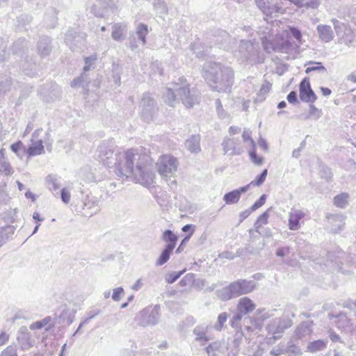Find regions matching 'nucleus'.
<instances>
[{"instance_id": "1", "label": "nucleus", "mask_w": 356, "mask_h": 356, "mask_svg": "<svg viewBox=\"0 0 356 356\" xmlns=\"http://www.w3.org/2000/svg\"><path fill=\"white\" fill-rule=\"evenodd\" d=\"M202 76L213 91L229 92L234 83L233 70L216 62H207L202 66Z\"/></svg>"}, {"instance_id": "2", "label": "nucleus", "mask_w": 356, "mask_h": 356, "mask_svg": "<svg viewBox=\"0 0 356 356\" xmlns=\"http://www.w3.org/2000/svg\"><path fill=\"white\" fill-rule=\"evenodd\" d=\"M178 83H174L172 88H166L164 94V101L170 106L179 102L186 107L192 108L199 103L200 94L195 88H190L189 84L183 77L179 79Z\"/></svg>"}, {"instance_id": "3", "label": "nucleus", "mask_w": 356, "mask_h": 356, "mask_svg": "<svg viewBox=\"0 0 356 356\" xmlns=\"http://www.w3.org/2000/svg\"><path fill=\"white\" fill-rule=\"evenodd\" d=\"M147 155L140 154L137 149H129L124 152H119L118 156L112 168L115 175L122 179L132 176L135 170L136 163L145 160Z\"/></svg>"}, {"instance_id": "4", "label": "nucleus", "mask_w": 356, "mask_h": 356, "mask_svg": "<svg viewBox=\"0 0 356 356\" xmlns=\"http://www.w3.org/2000/svg\"><path fill=\"white\" fill-rule=\"evenodd\" d=\"M255 289L252 280H238L228 286L215 291L216 297L222 301H228L241 296L251 293Z\"/></svg>"}, {"instance_id": "5", "label": "nucleus", "mask_w": 356, "mask_h": 356, "mask_svg": "<svg viewBox=\"0 0 356 356\" xmlns=\"http://www.w3.org/2000/svg\"><path fill=\"white\" fill-rule=\"evenodd\" d=\"M178 162L176 158L171 155L161 156L157 163L156 167L159 173L165 178V181L168 182V185H176V180L172 179L177 172Z\"/></svg>"}, {"instance_id": "6", "label": "nucleus", "mask_w": 356, "mask_h": 356, "mask_svg": "<svg viewBox=\"0 0 356 356\" xmlns=\"http://www.w3.org/2000/svg\"><path fill=\"white\" fill-rule=\"evenodd\" d=\"M140 116L143 120L149 122L154 120L158 115L159 106L152 94L144 92L139 104Z\"/></svg>"}, {"instance_id": "7", "label": "nucleus", "mask_w": 356, "mask_h": 356, "mask_svg": "<svg viewBox=\"0 0 356 356\" xmlns=\"http://www.w3.org/2000/svg\"><path fill=\"white\" fill-rule=\"evenodd\" d=\"M115 147L113 143L103 141L97 149L98 159L110 169H112L118 156L119 152L115 151Z\"/></svg>"}, {"instance_id": "8", "label": "nucleus", "mask_w": 356, "mask_h": 356, "mask_svg": "<svg viewBox=\"0 0 356 356\" xmlns=\"http://www.w3.org/2000/svg\"><path fill=\"white\" fill-rule=\"evenodd\" d=\"M148 156L145 160H140L136 163L134 172L132 176L135 180L146 187H149L154 184V174L147 165Z\"/></svg>"}, {"instance_id": "9", "label": "nucleus", "mask_w": 356, "mask_h": 356, "mask_svg": "<svg viewBox=\"0 0 356 356\" xmlns=\"http://www.w3.org/2000/svg\"><path fill=\"white\" fill-rule=\"evenodd\" d=\"M86 33L71 29L65 34V42L72 51H79L86 45Z\"/></svg>"}, {"instance_id": "10", "label": "nucleus", "mask_w": 356, "mask_h": 356, "mask_svg": "<svg viewBox=\"0 0 356 356\" xmlns=\"http://www.w3.org/2000/svg\"><path fill=\"white\" fill-rule=\"evenodd\" d=\"M159 309V306L156 305L152 309L145 308L140 311L136 317L137 324L142 327L152 326L157 324L160 318Z\"/></svg>"}, {"instance_id": "11", "label": "nucleus", "mask_w": 356, "mask_h": 356, "mask_svg": "<svg viewBox=\"0 0 356 356\" xmlns=\"http://www.w3.org/2000/svg\"><path fill=\"white\" fill-rule=\"evenodd\" d=\"M299 92L300 99L304 102L314 104L317 99V96L312 89L307 77L304 78L300 83Z\"/></svg>"}, {"instance_id": "12", "label": "nucleus", "mask_w": 356, "mask_h": 356, "mask_svg": "<svg viewBox=\"0 0 356 356\" xmlns=\"http://www.w3.org/2000/svg\"><path fill=\"white\" fill-rule=\"evenodd\" d=\"M224 154L229 156L241 155L244 152V149L241 146V140L239 138H225L222 143Z\"/></svg>"}, {"instance_id": "13", "label": "nucleus", "mask_w": 356, "mask_h": 356, "mask_svg": "<svg viewBox=\"0 0 356 356\" xmlns=\"http://www.w3.org/2000/svg\"><path fill=\"white\" fill-rule=\"evenodd\" d=\"M258 45L250 40H241L238 46V52L244 60L252 59L257 52Z\"/></svg>"}, {"instance_id": "14", "label": "nucleus", "mask_w": 356, "mask_h": 356, "mask_svg": "<svg viewBox=\"0 0 356 356\" xmlns=\"http://www.w3.org/2000/svg\"><path fill=\"white\" fill-rule=\"evenodd\" d=\"M52 48V41L50 37L47 35L40 37L37 42V52L40 57L44 58L49 56Z\"/></svg>"}, {"instance_id": "15", "label": "nucleus", "mask_w": 356, "mask_h": 356, "mask_svg": "<svg viewBox=\"0 0 356 356\" xmlns=\"http://www.w3.org/2000/svg\"><path fill=\"white\" fill-rule=\"evenodd\" d=\"M108 10V3L106 0H99L91 7V13L97 17H105Z\"/></svg>"}, {"instance_id": "16", "label": "nucleus", "mask_w": 356, "mask_h": 356, "mask_svg": "<svg viewBox=\"0 0 356 356\" xmlns=\"http://www.w3.org/2000/svg\"><path fill=\"white\" fill-rule=\"evenodd\" d=\"M319 38L324 42H329L334 38V33L330 26L319 24L316 27Z\"/></svg>"}, {"instance_id": "17", "label": "nucleus", "mask_w": 356, "mask_h": 356, "mask_svg": "<svg viewBox=\"0 0 356 356\" xmlns=\"http://www.w3.org/2000/svg\"><path fill=\"white\" fill-rule=\"evenodd\" d=\"M207 329L208 327L205 325H197L193 329V332L195 335V341H198L202 346L210 340V338L207 334Z\"/></svg>"}, {"instance_id": "18", "label": "nucleus", "mask_w": 356, "mask_h": 356, "mask_svg": "<svg viewBox=\"0 0 356 356\" xmlns=\"http://www.w3.org/2000/svg\"><path fill=\"white\" fill-rule=\"evenodd\" d=\"M17 339L20 343L22 350H27L31 347L30 334L26 327H20Z\"/></svg>"}, {"instance_id": "19", "label": "nucleus", "mask_w": 356, "mask_h": 356, "mask_svg": "<svg viewBox=\"0 0 356 356\" xmlns=\"http://www.w3.org/2000/svg\"><path fill=\"white\" fill-rule=\"evenodd\" d=\"M200 134L192 135L185 141L186 148L191 153H197L200 152Z\"/></svg>"}, {"instance_id": "20", "label": "nucleus", "mask_w": 356, "mask_h": 356, "mask_svg": "<svg viewBox=\"0 0 356 356\" xmlns=\"http://www.w3.org/2000/svg\"><path fill=\"white\" fill-rule=\"evenodd\" d=\"M293 50V46L289 40H275L274 51L276 53L289 54Z\"/></svg>"}, {"instance_id": "21", "label": "nucleus", "mask_w": 356, "mask_h": 356, "mask_svg": "<svg viewBox=\"0 0 356 356\" xmlns=\"http://www.w3.org/2000/svg\"><path fill=\"white\" fill-rule=\"evenodd\" d=\"M266 330L269 334L273 335L275 339L281 338L284 332L277 318L273 319L266 326Z\"/></svg>"}, {"instance_id": "22", "label": "nucleus", "mask_w": 356, "mask_h": 356, "mask_svg": "<svg viewBox=\"0 0 356 356\" xmlns=\"http://www.w3.org/2000/svg\"><path fill=\"white\" fill-rule=\"evenodd\" d=\"M304 217V213L300 210H296L290 213L289 218V228L291 230H297L300 227V220Z\"/></svg>"}, {"instance_id": "23", "label": "nucleus", "mask_w": 356, "mask_h": 356, "mask_svg": "<svg viewBox=\"0 0 356 356\" xmlns=\"http://www.w3.org/2000/svg\"><path fill=\"white\" fill-rule=\"evenodd\" d=\"M254 308V302L247 297L241 298L237 305V311L245 315L253 311Z\"/></svg>"}, {"instance_id": "24", "label": "nucleus", "mask_w": 356, "mask_h": 356, "mask_svg": "<svg viewBox=\"0 0 356 356\" xmlns=\"http://www.w3.org/2000/svg\"><path fill=\"white\" fill-rule=\"evenodd\" d=\"M161 239L167 243L165 247H170L174 250L178 241V236L172 230L166 229L163 232Z\"/></svg>"}, {"instance_id": "25", "label": "nucleus", "mask_w": 356, "mask_h": 356, "mask_svg": "<svg viewBox=\"0 0 356 356\" xmlns=\"http://www.w3.org/2000/svg\"><path fill=\"white\" fill-rule=\"evenodd\" d=\"M31 141L32 144L26 149V154L29 157L40 155L44 152L43 142L42 140H38L35 142L31 140Z\"/></svg>"}, {"instance_id": "26", "label": "nucleus", "mask_w": 356, "mask_h": 356, "mask_svg": "<svg viewBox=\"0 0 356 356\" xmlns=\"http://www.w3.org/2000/svg\"><path fill=\"white\" fill-rule=\"evenodd\" d=\"M191 49L198 58H204L209 53L210 47L205 46L201 42H194L191 44Z\"/></svg>"}, {"instance_id": "27", "label": "nucleus", "mask_w": 356, "mask_h": 356, "mask_svg": "<svg viewBox=\"0 0 356 356\" xmlns=\"http://www.w3.org/2000/svg\"><path fill=\"white\" fill-rule=\"evenodd\" d=\"M15 230V227L12 225L0 227V248L12 238Z\"/></svg>"}, {"instance_id": "28", "label": "nucleus", "mask_w": 356, "mask_h": 356, "mask_svg": "<svg viewBox=\"0 0 356 356\" xmlns=\"http://www.w3.org/2000/svg\"><path fill=\"white\" fill-rule=\"evenodd\" d=\"M328 317L330 319L336 318L335 323L338 327H344L348 324V317L343 312H331L328 314Z\"/></svg>"}, {"instance_id": "29", "label": "nucleus", "mask_w": 356, "mask_h": 356, "mask_svg": "<svg viewBox=\"0 0 356 356\" xmlns=\"http://www.w3.org/2000/svg\"><path fill=\"white\" fill-rule=\"evenodd\" d=\"M21 67L26 75L33 76L38 69V65L35 62H29L28 60L21 63Z\"/></svg>"}, {"instance_id": "30", "label": "nucleus", "mask_w": 356, "mask_h": 356, "mask_svg": "<svg viewBox=\"0 0 356 356\" xmlns=\"http://www.w3.org/2000/svg\"><path fill=\"white\" fill-rule=\"evenodd\" d=\"M0 171L6 175L12 173V168L5 157L4 149L0 150Z\"/></svg>"}, {"instance_id": "31", "label": "nucleus", "mask_w": 356, "mask_h": 356, "mask_svg": "<svg viewBox=\"0 0 356 356\" xmlns=\"http://www.w3.org/2000/svg\"><path fill=\"white\" fill-rule=\"evenodd\" d=\"M240 198V193L236 189L225 193L223 196V200L227 204H236L239 201Z\"/></svg>"}, {"instance_id": "32", "label": "nucleus", "mask_w": 356, "mask_h": 356, "mask_svg": "<svg viewBox=\"0 0 356 356\" xmlns=\"http://www.w3.org/2000/svg\"><path fill=\"white\" fill-rule=\"evenodd\" d=\"M173 251V249L164 247L163 250L161 252L158 259L156 261V266H160L165 264L170 259V255Z\"/></svg>"}, {"instance_id": "33", "label": "nucleus", "mask_w": 356, "mask_h": 356, "mask_svg": "<svg viewBox=\"0 0 356 356\" xmlns=\"http://www.w3.org/2000/svg\"><path fill=\"white\" fill-rule=\"evenodd\" d=\"M332 219L333 221L336 222H339V224L336 225H333V227L331 228L330 232L333 234H337L341 230L343 229L344 227V220L345 217L343 215H335L332 216Z\"/></svg>"}, {"instance_id": "34", "label": "nucleus", "mask_w": 356, "mask_h": 356, "mask_svg": "<svg viewBox=\"0 0 356 356\" xmlns=\"http://www.w3.org/2000/svg\"><path fill=\"white\" fill-rule=\"evenodd\" d=\"M349 195L347 193H341L334 197V204L339 208H345L348 202Z\"/></svg>"}, {"instance_id": "35", "label": "nucleus", "mask_w": 356, "mask_h": 356, "mask_svg": "<svg viewBox=\"0 0 356 356\" xmlns=\"http://www.w3.org/2000/svg\"><path fill=\"white\" fill-rule=\"evenodd\" d=\"M59 322L70 325L73 322L74 314L69 311L66 306L61 311L59 316Z\"/></svg>"}, {"instance_id": "36", "label": "nucleus", "mask_w": 356, "mask_h": 356, "mask_svg": "<svg viewBox=\"0 0 356 356\" xmlns=\"http://www.w3.org/2000/svg\"><path fill=\"white\" fill-rule=\"evenodd\" d=\"M262 13L268 17H276L277 14L278 13H282L283 8L281 6H278L277 4H268V6L266 8H264Z\"/></svg>"}, {"instance_id": "37", "label": "nucleus", "mask_w": 356, "mask_h": 356, "mask_svg": "<svg viewBox=\"0 0 356 356\" xmlns=\"http://www.w3.org/2000/svg\"><path fill=\"white\" fill-rule=\"evenodd\" d=\"M149 32L148 27L145 24H139L136 28V35L138 39L142 42L143 44H146V35Z\"/></svg>"}, {"instance_id": "38", "label": "nucleus", "mask_w": 356, "mask_h": 356, "mask_svg": "<svg viewBox=\"0 0 356 356\" xmlns=\"http://www.w3.org/2000/svg\"><path fill=\"white\" fill-rule=\"evenodd\" d=\"M327 342L322 339H318L310 342L308 345V350L311 353H316L323 350L326 347Z\"/></svg>"}, {"instance_id": "39", "label": "nucleus", "mask_w": 356, "mask_h": 356, "mask_svg": "<svg viewBox=\"0 0 356 356\" xmlns=\"http://www.w3.org/2000/svg\"><path fill=\"white\" fill-rule=\"evenodd\" d=\"M270 209L262 213L256 220L254 224V229L256 232H259V228L263 225L268 223V219L269 218Z\"/></svg>"}, {"instance_id": "40", "label": "nucleus", "mask_w": 356, "mask_h": 356, "mask_svg": "<svg viewBox=\"0 0 356 356\" xmlns=\"http://www.w3.org/2000/svg\"><path fill=\"white\" fill-rule=\"evenodd\" d=\"M11 79L8 76H0V97L10 89Z\"/></svg>"}, {"instance_id": "41", "label": "nucleus", "mask_w": 356, "mask_h": 356, "mask_svg": "<svg viewBox=\"0 0 356 356\" xmlns=\"http://www.w3.org/2000/svg\"><path fill=\"white\" fill-rule=\"evenodd\" d=\"M10 149L18 157L22 158L25 154H26V148L21 140L12 144Z\"/></svg>"}, {"instance_id": "42", "label": "nucleus", "mask_w": 356, "mask_h": 356, "mask_svg": "<svg viewBox=\"0 0 356 356\" xmlns=\"http://www.w3.org/2000/svg\"><path fill=\"white\" fill-rule=\"evenodd\" d=\"M27 47V42L24 38H19L13 44L12 51L15 54H19Z\"/></svg>"}, {"instance_id": "43", "label": "nucleus", "mask_w": 356, "mask_h": 356, "mask_svg": "<svg viewBox=\"0 0 356 356\" xmlns=\"http://www.w3.org/2000/svg\"><path fill=\"white\" fill-rule=\"evenodd\" d=\"M44 20L48 28H54L57 24L56 13L55 10L51 9L49 12L45 15Z\"/></svg>"}, {"instance_id": "44", "label": "nucleus", "mask_w": 356, "mask_h": 356, "mask_svg": "<svg viewBox=\"0 0 356 356\" xmlns=\"http://www.w3.org/2000/svg\"><path fill=\"white\" fill-rule=\"evenodd\" d=\"M124 27L121 24H115L113 26L111 36L114 40L120 41L124 38Z\"/></svg>"}, {"instance_id": "45", "label": "nucleus", "mask_w": 356, "mask_h": 356, "mask_svg": "<svg viewBox=\"0 0 356 356\" xmlns=\"http://www.w3.org/2000/svg\"><path fill=\"white\" fill-rule=\"evenodd\" d=\"M319 175L321 179H325L327 182H330L332 181L333 174L331 171V169L328 166L325 165H320Z\"/></svg>"}, {"instance_id": "46", "label": "nucleus", "mask_w": 356, "mask_h": 356, "mask_svg": "<svg viewBox=\"0 0 356 356\" xmlns=\"http://www.w3.org/2000/svg\"><path fill=\"white\" fill-rule=\"evenodd\" d=\"M33 18L28 14H22L17 17L18 28L19 29H24L26 30V26L29 25L32 21Z\"/></svg>"}, {"instance_id": "47", "label": "nucleus", "mask_w": 356, "mask_h": 356, "mask_svg": "<svg viewBox=\"0 0 356 356\" xmlns=\"http://www.w3.org/2000/svg\"><path fill=\"white\" fill-rule=\"evenodd\" d=\"M332 22L333 24L335 32L339 38L342 35V33L348 26V25H347L346 24L343 23L337 19H332Z\"/></svg>"}, {"instance_id": "48", "label": "nucleus", "mask_w": 356, "mask_h": 356, "mask_svg": "<svg viewBox=\"0 0 356 356\" xmlns=\"http://www.w3.org/2000/svg\"><path fill=\"white\" fill-rule=\"evenodd\" d=\"M271 88V84L270 83H266V84H263L257 93V96L255 99L256 102H262L265 99V95L270 91Z\"/></svg>"}, {"instance_id": "49", "label": "nucleus", "mask_w": 356, "mask_h": 356, "mask_svg": "<svg viewBox=\"0 0 356 356\" xmlns=\"http://www.w3.org/2000/svg\"><path fill=\"white\" fill-rule=\"evenodd\" d=\"M354 37V33L351 28L348 26L339 38L343 41V42L348 44L353 40Z\"/></svg>"}, {"instance_id": "50", "label": "nucleus", "mask_w": 356, "mask_h": 356, "mask_svg": "<svg viewBox=\"0 0 356 356\" xmlns=\"http://www.w3.org/2000/svg\"><path fill=\"white\" fill-rule=\"evenodd\" d=\"M287 354L293 355L295 356H300L302 355L301 349L293 343L292 341H289L286 343Z\"/></svg>"}, {"instance_id": "51", "label": "nucleus", "mask_w": 356, "mask_h": 356, "mask_svg": "<svg viewBox=\"0 0 356 356\" xmlns=\"http://www.w3.org/2000/svg\"><path fill=\"white\" fill-rule=\"evenodd\" d=\"M84 83H86V86H88V78H87V76L85 73H82L81 74L80 76L74 79L72 82H71V87L72 88H75V87H77V86H82L83 87H84Z\"/></svg>"}, {"instance_id": "52", "label": "nucleus", "mask_w": 356, "mask_h": 356, "mask_svg": "<svg viewBox=\"0 0 356 356\" xmlns=\"http://www.w3.org/2000/svg\"><path fill=\"white\" fill-rule=\"evenodd\" d=\"M100 313H101L100 309H93V310L90 311L88 313V318H86L83 322H81L80 323L79 326L78 327L77 330H76V332L74 333L73 335L74 336L80 330V329L81 328V327L83 325L88 323L90 320L94 318L96 316H97Z\"/></svg>"}, {"instance_id": "53", "label": "nucleus", "mask_w": 356, "mask_h": 356, "mask_svg": "<svg viewBox=\"0 0 356 356\" xmlns=\"http://www.w3.org/2000/svg\"><path fill=\"white\" fill-rule=\"evenodd\" d=\"M312 66L307 67L305 70V72L307 74L310 73L311 72L314 71H318V72H327L326 68L323 65L322 63L321 62H312L311 63Z\"/></svg>"}, {"instance_id": "54", "label": "nucleus", "mask_w": 356, "mask_h": 356, "mask_svg": "<svg viewBox=\"0 0 356 356\" xmlns=\"http://www.w3.org/2000/svg\"><path fill=\"white\" fill-rule=\"evenodd\" d=\"M46 181L50 190L57 191L60 186L58 179L54 175H48L46 178Z\"/></svg>"}, {"instance_id": "55", "label": "nucleus", "mask_w": 356, "mask_h": 356, "mask_svg": "<svg viewBox=\"0 0 356 356\" xmlns=\"http://www.w3.org/2000/svg\"><path fill=\"white\" fill-rule=\"evenodd\" d=\"M267 175H268V170L267 169L263 170V171L256 177L255 179L250 182V184H252V186H258L262 185L266 180Z\"/></svg>"}, {"instance_id": "56", "label": "nucleus", "mask_w": 356, "mask_h": 356, "mask_svg": "<svg viewBox=\"0 0 356 356\" xmlns=\"http://www.w3.org/2000/svg\"><path fill=\"white\" fill-rule=\"evenodd\" d=\"M228 317V314L226 312H222L220 313L218 316V321L216 324L214 325V328L220 331L224 323L227 321Z\"/></svg>"}, {"instance_id": "57", "label": "nucleus", "mask_w": 356, "mask_h": 356, "mask_svg": "<svg viewBox=\"0 0 356 356\" xmlns=\"http://www.w3.org/2000/svg\"><path fill=\"white\" fill-rule=\"evenodd\" d=\"M277 319L279 321L284 332L285 330L290 327L293 324L291 319L288 316H283L282 317L278 318Z\"/></svg>"}, {"instance_id": "58", "label": "nucleus", "mask_w": 356, "mask_h": 356, "mask_svg": "<svg viewBox=\"0 0 356 356\" xmlns=\"http://www.w3.org/2000/svg\"><path fill=\"white\" fill-rule=\"evenodd\" d=\"M249 156L250 160L256 165H261L264 162V159L262 157L259 156L257 154L255 147H252L251 150L249 151Z\"/></svg>"}, {"instance_id": "59", "label": "nucleus", "mask_w": 356, "mask_h": 356, "mask_svg": "<svg viewBox=\"0 0 356 356\" xmlns=\"http://www.w3.org/2000/svg\"><path fill=\"white\" fill-rule=\"evenodd\" d=\"M184 271L172 272L165 275V281L168 284L175 282L183 274Z\"/></svg>"}, {"instance_id": "60", "label": "nucleus", "mask_w": 356, "mask_h": 356, "mask_svg": "<svg viewBox=\"0 0 356 356\" xmlns=\"http://www.w3.org/2000/svg\"><path fill=\"white\" fill-rule=\"evenodd\" d=\"M321 115V111L318 109L313 104L309 103V116H307L306 118H308L309 117H312L314 118V119L318 120V118H320Z\"/></svg>"}, {"instance_id": "61", "label": "nucleus", "mask_w": 356, "mask_h": 356, "mask_svg": "<svg viewBox=\"0 0 356 356\" xmlns=\"http://www.w3.org/2000/svg\"><path fill=\"white\" fill-rule=\"evenodd\" d=\"M0 356H18L17 346L15 345L8 346L1 353Z\"/></svg>"}, {"instance_id": "62", "label": "nucleus", "mask_w": 356, "mask_h": 356, "mask_svg": "<svg viewBox=\"0 0 356 356\" xmlns=\"http://www.w3.org/2000/svg\"><path fill=\"white\" fill-rule=\"evenodd\" d=\"M97 56L95 55H92L88 57L85 58V65L83 67V73H86L90 69V66L94 63L96 60Z\"/></svg>"}, {"instance_id": "63", "label": "nucleus", "mask_w": 356, "mask_h": 356, "mask_svg": "<svg viewBox=\"0 0 356 356\" xmlns=\"http://www.w3.org/2000/svg\"><path fill=\"white\" fill-rule=\"evenodd\" d=\"M49 321H50V317H46V318H44L43 320H42L40 321H36L34 323H33L30 326V328L31 330L41 329L43 327H44L47 324H48Z\"/></svg>"}, {"instance_id": "64", "label": "nucleus", "mask_w": 356, "mask_h": 356, "mask_svg": "<svg viewBox=\"0 0 356 356\" xmlns=\"http://www.w3.org/2000/svg\"><path fill=\"white\" fill-rule=\"evenodd\" d=\"M266 197H267V196L265 194H263L262 195H261V197L259 198V200H257L251 206L252 210H253L254 211L257 209H258L259 208H260L261 206H263L266 202Z\"/></svg>"}]
</instances>
